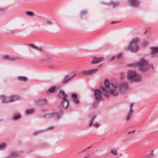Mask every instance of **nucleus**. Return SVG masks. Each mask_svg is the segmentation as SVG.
Segmentation results:
<instances>
[{"instance_id": "f257e3e1", "label": "nucleus", "mask_w": 158, "mask_h": 158, "mask_svg": "<svg viewBox=\"0 0 158 158\" xmlns=\"http://www.w3.org/2000/svg\"><path fill=\"white\" fill-rule=\"evenodd\" d=\"M127 84L125 82L120 83L118 85H114L109 92L113 96L118 95L119 94L124 93L128 89Z\"/></svg>"}, {"instance_id": "f03ea898", "label": "nucleus", "mask_w": 158, "mask_h": 158, "mask_svg": "<svg viewBox=\"0 0 158 158\" xmlns=\"http://www.w3.org/2000/svg\"><path fill=\"white\" fill-rule=\"evenodd\" d=\"M104 83L106 89H105L104 87L102 86L100 87V89L104 95L105 97H108L109 94H111L109 92V91L112 89L113 86L115 85H111V86H110V82L107 79L105 80Z\"/></svg>"}, {"instance_id": "7ed1b4c3", "label": "nucleus", "mask_w": 158, "mask_h": 158, "mask_svg": "<svg viewBox=\"0 0 158 158\" xmlns=\"http://www.w3.org/2000/svg\"><path fill=\"white\" fill-rule=\"evenodd\" d=\"M127 78L131 81H137L141 79V77L136 72L129 71L127 73Z\"/></svg>"}, {"instance_id": "20e7f679", "label": "nucleus", "mask_w": 158, "mask_h": 158, "mask_svg": "<svg viewBox=\"0 0 158 158\" xmlns=\"http://www.w3.org/2000/svg\"><path fill=\"white\" fill-rule=\"evenodd\" d=\"M139 41L138 38H135L133 39L130 42L127 49L132 52H135L137 50L138 48V46L137 44Z\"/></svg>"}, {"instance_id": "39448f33", "label": "nucleus", "mask_w": 158, "mask_h": 158, "mask_svg": "<svg viewBox=\"0 0 158 158\" xmlns=\"http://www.w3.org/2000/svg\"><path fill=\"white\" fill-rule=\"evenodd\" d=\"M147 62L145 60L141 59L139 62H136L133 64H131V65L133 66H138L141 70L145 71L147 69Z\"/></svg>"}, {"instance_id": "423d86ee", "label": "nucleus", "mask_w": 158, "mask_h": 158, "mask_svg": "<svg viewBox=\"0 0 158 158\" xmlns=\"http://www.w3.org/2000/svg\"><path fill=\"white\" fill-rule=\"evenodd\" d=\"M60 94H61L63 96L62 101L61 102V106L64 108H67L68 107L69 102L67 98V95L64 93V91H61L60 92Z\"/></svg>"}, {"instance_id": "0eeeda50", "label": "nucleus", "mask_w": 158, "mask_h": 158, "mask_svg": "<svg viewBox=\"0 0 158 158\" xmlns=\"http://www.w3.org/2000/svg\"><path fill=\"white\" fill-rule=\"evenodd\" d=\"M0 98L3 102H10L17 99L18 97L15 95L11 96L9 97V99H6L4 96H2L0 97Z\"/></svg>"}, {"instance_id": "6e6552de", "label": "nucleus", "mask_w": 158, "mask_h": 158, "mask_svg": "<svg viewBox=\"0 0 158 158\" xmlns=\"http://www.w3.org/2000/svg\"><path fill=\"white\" fill-rule=\"evenodd\" d=\"M95 99L96 100L101 99L102 98V94L100 90H96L94 93Z\"/></svg>"}, {"instance_id": "1a4fd4ad", "label": "nucleus", "mask_w": 158, "mask_h": 158, "mask_svg": "<svg viewBox=\"0 0 158 158\" xmlns=\"http://www.w3.org/2000/svg\"><path fill=\"white\" fill-rule=\"evenodd\" d=\"M133 105V104L132 103H131L130 104L129 110L127 113V116L126 117V119L127 120H129L131 118V115L133 111V110L132 109Z\"/></svg>"}, {"instance_id": "9d476101", "label": "nucleus", "mask_w": 158, "mask_h": 158, "mask_svg": "<svg viewBox=\"0 0 158 158\" xmlns=\"http://www.w3.org/2000/svg\"><path fill=\"white\" fill-rule=\"evenodd\" d=\"M130 4L133 6H137L139 4L138 0H129Z\"/></svg>"}, {"instance_id": "9b49d317", "label": "nucleus", "mask_w": 158, "mask_h": 158, "mask_svg": "<svg viewBox=\"0 0 158 158\" xmlns=\"http://www.w3.org/2000/svg\"><path fill=\"white\" fill-rule=\"evenodd\" d=\"M104 60V58L102 57L101 58H94L93 60L91 62V64H98Z\"/></svg>"}, {"instance_id": "f8f14e48", "label": "nucleus", "mask_w": 158, "mask_h": 158, "mask_svg": "<svg viewBox=\"0 0 158 158\" xmlns=\"http://www.w3.org/2000/svg\"><path fill=\"white\" fill-rule=\"evenodd\" d=\"M73 101L76 104L79 102V101L77 98V95L76 94H73L71 95Z\"/></svg>"}, {"instance_id": "ddd939ff", "label": "nucleus", "mask_w": 158, "mask_h": 158, "mask_svg": "<svg viewBox=\"0 0 158 158\" xmlns=\"http://www.w3.org/2000/svg\"><path fill=\"white\" fill-rule=\"evenodd\" d=\"M76 75V74L75 73L74 74H73L72 76L69 77V78H64V79L62 81V84H64L68 82L70 80H72L73 78Z\"/></svg>"}, {"instance_id": "4468645a", "label": "nucleus", "mask_w": 158, "mask_h": 158, "mask_svg": "<svg viewBox=\"0 0 158 158\" xmlns=\"http://www.w3.org/2000/svg\"><path fill=\"white\" fill-rule=\"evenodd\" d=\"M110 154L114 156H117L118 154V150L116 149H112L110 150Z\"/></svg>"}, {"instance_id": "2eb2a0df", "label": "nucleus", "mask_w": 158, "mask_h": 158, "mask_svg": "<svg viewBox=\"0 0 158 158\" xmlns=\"http://www.w3.org/2000/svg\"><path fill=\"white\" fill-rule=\"evenodd\" d=\"M4 58L5 59H8L11 61H15L17 59V57H11L8 55H5L4 57Z\"/></svg>"}, {"instance_id": "dca6fc26", "label": "nucleus", "mask_w": 158, "mask_h": 158, "mask_svg": "<svg viewBox=\"0 0 158 158\" xmlns=\"http://www.w3.org/2000/svg\"><path fill=\"white\" fill-rule=\"evenodd\" d=\"M81 76H86L89 75V70H83L80 72Z\"/></svg>"}, {"instance_id": "f3484780", "label": "nucleus", "mask_w": 158, "mask_h": 158, "mask_svg": "<svg viewBox=\"0 0 158 158\" xmlns=\"http://www.w3.org/2000/svg\"><path fill=\"white\" fill-rule=\"evenodd\" d=\"M34 112V110L32 109H31L27 110L26 111V113L27 115H28L32 114Z\"/></svg>"}, {"instance_id": "a211bd4d", "label": "nucleus", "mask_w": 158, "mask_h": 158, "mask_svg": "<svg viewBox=\"0 0 158 158\" xmlns=\"http://www.w3.org/2000/svg\"><path fill=\"white\" fill-rule=\"evenodd\" d=\"M98 70V69H94L91 70H89V75L93 74L96 73L97 72Z\"/></svg>"}, {"instance_id": "6ab92c4d", "label": "nucleus", "mask_w": 158, "mask_h": 158, "mask_svg": "<svg viewBox=\"0 0 158 158\" xmlns=\"http://www.w3.org/2000/svg\"><path fill=\"white\" fill-rule=\"evenodd\" d=\"M18 80L20 81H25L27 80V77L24 76H20L18 77Z\"/></svg>"}, {"instance_id": "aec40b11", "label": "nucleus", "mask_w": 158, "mask_h": 158, "mask_svg": "<svg viewBox=\"0 0 158 158\" xmlns=\"http://www.w3.org/2000/svg\"><path fill=\"white\" fill-rule=\"evenodd\" d=\"M18 155V154L16 152H13L11 153L10 156L7 158H12L13 157H16Z\"/></svg>"}, {"instance_id": "412c9836", "label": "nucleus", "mask_w": 158, "mask_h": 158, "mask_svg": "<svg viewBox=\"0 0 158 158\" xmlns=\"http://www.w3.org/2000/svg\"><path fill=\"white\" fill-rule=\"evenodd\" d=\"M26 14L27 16L32 17L34 16L35 15L34 14L33 12L29 11H27Z\"/></svg>"}, {"instance_id": "4be33fe9", "label": "nucleus", "mask_w": 158, "mask_h": 158, "mask_svg": "<svg viewBox=\"0 0 158 158\" xmlns=\"http://www.w3.org/2000/svg\"><path fill=\"white\" fill-rule=\"evenodd\" d=\"M153 152H154L153 150H151L150 153L149 154V158H152L153 157Z\"/></svg>"}, {"instance_id": "5701e85b", "label": "nucleus", "mask_w": 158, "mask_h": 158, "mask_svg": "<svg viewBox=\"0 0 158 158\" xmlns=\"http://www.w3.org/2000/svg\"><path fill=\"white\" fill-rule=\"evenodd\" d=\"M55 90V88L53 87L50 88L48 90V91L50 93L53 92Z\"/></svg>"}, {"instance_id": "b1692460", "label": "nucleus", "mask_w": 158, "mask_h": 158, "mask_svg": "<svg viewBox=\"0 0 158 158\" xmlns=\"http://www.w3.org/2000/svg\"><path fill=\"white\" fill-rule=\"evenodd\" d=\"M6 144L5 143L0 144V149L4 148V147H6Z\"/></svg>"}, {"instance_id": "393cba45", "label": "nucleus", "mask_w": 158, "mask_h": 158, "mask_svg": "<svg viewBox=\"0 0 158 158\" xmlns=\"http://www.w3.org/2000/svg\"><path fill=\"white\" fill-rule=\"evenodd\" d=\"M45 24L46 25H51L52 24V22L50 20H47L46 21Z\"/></svg>"}, {"instance_id": "a878e982", "label": "nucleus", "mask_w": 158, "mask_h": 158, "mask_svg": "<svg viewBox=\"0 0 158 158\" xmlns=\"http://www.w3.org/2000/svg\"><path fill=\"white\" fill-rule=\"evenodd\" d=\"M21 118V116L19 114H17L15 115L14 117H13V119L15 120H17L19 118Z\"/></svg>"}, {"instance_id": "bb28decb", "label": "nucleus", "mask_w": 158, "mask_h": 158, "mask_svg": "<svg viewBox=\"0 0 158 158\" xmlns=\"http://www.w3.org/2000/svg\"><path fill=\"white\" fill-rule=\"evenodd\" d=\"M110 4L113 6L114 7V6H117L118 5V3L117 2H112L110 3Z\"/></svg>"}, {"instance_id": "cd10ccee", "label": "nucleus", "mask_w": 158, "mask_h": 158, "mask_svg": "<svg viewBox=\"0 0 158 158\" xmlns=\"http://www.w3.org/2000/svg\"><path fill=\"white\" fill-rule=\"evenodd\" d=\"M122 54V53H118L116 56V58L119 59L121 56Z\"/></svg>"}, {"instance_id": "c85d7f7f", "label": "nucleus", "mask_w": 158, "mask_h": 158, "mask_svg": "<svg viewBox=\"0 0 158 158\" xmlns=\"http://www.w3.org/2000/svg\"><path fill=\"white\" fill-rule=\"evenodd\" d=\"M29 45L31 47L35 49L36 46L34 45V44H29Z\"/></svg>"}, {"instance_id": "c756f323", "label": "nucleus", "mask_w": 158, "mask_h": 158, "mask_svg": "<svg viewBox=\"0 0 158 158\" xmlns=\"http://www.w3.org/2000/svg\"><path fill=\"white\" fill-rule=\"evenodd\" d=\"M93 125L95 127H98L100 126L99 124L97 123L93 124Z\"/></svg>"}, {"instance_id": "7c9ffc66", "label": "nucleus", "mask_w": 158, "mask_h": 158, "mask_svg": "<svg viewBox=\"0 0 158 158\" xmlns=\"http://www.w3.org/2000/svg\"><path fill=\"white\" fill-rule=\"evenodd\" d=\"M148 44V42L147 41H144V42L143 44L142 45L143 47H145L147 46Z\"/></svg>"}, {"instance_id": "2f4dec72", "label": "nucleus", "mask_w": 158, "mask_h": 158, "mask_svg": "<svg viewBox=\"0 0 158 158\" xmlns=\"http://www.w3.org/2000/svg\"><path fill=\"white\" fill-rule=\"evenodd\" d=\"M35 49L40 51H42V48L41 47H38L36 46Z\"/></svg>"}, {"instance_id": "473e14b6", "label": "nucleus", "mask_w": 158, "mask_h": 158, "mask_svg": "<svg viewBox=\"0 0 158 158\" xmlns=\"http://www.w3.org/2000/svg\"><path fill=\"white\" fill-rule=\"evenodd\" d=\"M95 118V117H93L92 118V120H91V122H90V123L89 124V126L90 127V126H91V125H92V124L93 123V120H94V119Z\"/></svg>"}, {"instance_id": "72a5a7b5", "label": "nucleus", "mask_w": 158, "mask_h": 158, "mask_svg": "<svg viewBox=\"0 0 158 158\" xmlns=\"http://www.w3.org/2000/svg\"><path fill=\"white\" fill-rule=\"evenodd\" d=\"M115 58H116V56H112L110 57L109 60H112Z\"/></svg>"}, {"instance_id": "f704fd0d", "label": "nucleus", "mask_w": 158, "mask_h": 158, "mask_svg": "<svg viewBox=\"0 0 158 158\" xmlns=\"http://www.w3.org/2000/svg\"><path fill=\"white\" fill-rule=\"evenodd\" d=\"M143 158H148V155H147L146 156H145Z\"/></svg>"}, {"instance_id": "c9c22d12", "label": "nucleus", "mask_w": 158, "mask_h": 158, "mask_svg": "<svg viewBox=\"0 0 158 158\" xmlns=\"http://www.w3.org/2000/svg\"><path fill=\"white\" fill-rule=\"evenodd\" d=\"M148 32L147 30H146L144 32V34H146Z\"/></svg>"}, {"instance_id": "e433bc0d", "label": "nucleus", "mask_w": 158, "mask_h": 158, "mask_svg": "<svg viewBox=\"0 0 158 158\" xmlns=\"http://www.w3.org/2000/svg\"><path fill=\"white\" fill-rule=\"evenodd\" d=\"M150 67H151V68L152 69H153V65H150Z\"/></svg>"}, {"instance_id": "4c0bfd02", "label": "nucleus", "mask_w": 158, "mask_h": 158, "mask_svg": "<svg viewBox=\"0 0 158 158\" xmlns=\"http://www.w3.org/2000/svg\"><path fill=\"white\" fill-rule=\"evenodd\" d=\"M134 132V131H133L132 132H129L128 133H129V134H130V133H133V132Z\"/></svg>"}, {"instance_id": "58836bf2", "label": "nucleus", "mask_w": 158, "mask_h": 158, "mask_svg": "<svg viewBox=\"0 0 158 158\" xmlns=\"http://www.w3.org/2000/svg\"><path fill=\"white\" fill-rule=\"evenodd\" d=\"M53 128L52 127H50V129H52Z\"/></svg>"}, {"instance_id": "ea45409f", "label": "nucleus", "mask_w": 158, "mask_h": 158, "mask_svg": "<svg viewBox=\"0 0 158 158\" xmlns=\"http://www.w3.org/2000/svg\"><path fill=\"white\" fill-rule=\"evenodd\" d=\"M83 158H88L86 157H84Z\"/></svg>"}, {"instance_id": "a19ab883", "label": "nucleus", "mask_w": 158, "mask_h": 158, "mask_svg": "<svg viewBox=\"0 0 158 158\" xmlns=\"http://www.w3.org/2000/svg\"><path fill=\"white\" fill-rule=\"evenodd\" d=\"M59 118L58 117H57V118Z\"/></svg>"}]
</instances>
